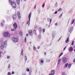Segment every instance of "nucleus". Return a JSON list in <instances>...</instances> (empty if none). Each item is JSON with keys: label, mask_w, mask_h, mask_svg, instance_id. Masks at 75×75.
<instances>
[{"label": "nucleus", "mask_w": 75, "mask_h": 75, "mask_svg": "<svg viewBox=\"0 0 75 75\" xmlns=\"http://www.w3.org/2000/svg\"><path fill=\"white\" fill-rule=\"evenodd\" d=\"M3 35L5 37H10L11 35L8 32H4L3 33Z\"/></svg>", "instance_id": "f257e3e1"}, {"label": "nucleus", "mask_w": 75, "mask_h": 75, "mask_svg": "<svg viewBox=\"0 0 75 75\" xmlns=\"http://www.w3.org/2000/svg\"><path fill=\"white\" fill-rule=\"evenodd\" d=\"M6 46H7V41H5L3 42V45H1L0 47L1 50H3V48H4V47H6Z\"/></svg>", "instance_id": "f03ea898"}, {"label": "nucleus", "mask_w": 75, "mask_h": 75, "mask_svg": "<svg viewBox=\"0 0 75 75\" xmlns=\"http://www.w3.org/2000/svg\"><path fill=\"white\" fill-rule=\"evenodd\" d=\"M12 7L13 8H16V7L17 6H16V3L14 1L12 2L11 3V4Z\"/></svg>", "instance_id": "7ed1b4c3"}, {"label": "nucleus", "mask_w": 75, "mask_h": 75, "mask_svg": "<svg viewBox=\"0 0 75 75\" xmlns=\"http://www.w3.org/2000/svg\"><path fill=\"white\" fill-rule=\"evenodd\" d=\"M31 13L30 12L29 14V16H28L29 20L27 21V24H30V18H31Z\"/></svg>", "instance_id": "20e7f679"}, {"label": "nucleus", "mask_w": 75, "mask_h": 75, "mask_svg": "<svg viewBox=\"0 0 75 75\" xmlns=\"http://www.w3.org/2000/svg\"><path fill=\"white\" fill-rule=\"evenodd\" d=\"M12 40L13 42H17L18 41V39L14 37L12 38Z\"/></svg>", "instance_id": "39448f33"}, {"label": "nucleus", "mask_w": 75, "mask_h": 75, "mask_svg": "<svg viewBox=\"0 0 75 75\" xmlns=\"http://www.w3.org/2000/svg\"><path fill=\"white\" fill-rule=\"evenodd\" d=\"M62 61L63 63H66L67 62V59L65 57H64L62 59Z\"/></svg>", "instance_id": "423d86ee"}, {"label": "nucleus", "mask_w": 75, "mask_h": 75, "mask_svg": "<svg viewBox=\"0 0 75 75\" xmlns=\"http://www.w3.org/2000/svg\"><path fill=\"white\" fill-rule=\"evenodd\" d=\"M13 26L14 28H15V29H16V28H17V24L16 23H14L13 25Z\"/></svg>", "instance_id": "0eeeda50"}, {"label": "nucleus", "mask_w": 75, "mask_h": 75, "mask_svg": "<svg viewBox=\"0 0 75 75\" xmlns=\"http://www.w3.org/2000/svg\"><path fill=\"white\" fill-rule=\"evenodd\" d=\"M73 30V27L71 26L69 28V33H72V30Z\"/></svg>", "instance_id": "6e6552de"}, {"label": "nucleus", "mask_w": 75, "mask_h": 75, "mask_svg": "<svg viewBox=\"0 0 75 75\" xmlns=\"http://www.w3.org/2000/svg\"><path fill=\"white\" fill-rule=\"evenodd\" d=\"M13 20H16L17 18V16L15 14H13L12 16Z\"/></svg>", "instance_id": "1a4fd4ad"}, {"label": "nucleus", "mask_w": 75, "mask_h": 75, "mask_svg": "<svg viewBox=\"0 0 75 75\" xmlns=\"http://www.w3.org/2000/svg\"><path fill=\"white\" fill-rule=\"evenodd\" d=\"M29 33L31 36H33V31L32 30H29Z\"/></svg>", "instance_id": "9d476101"}, {"label": "nucleus", "mask_w": 75, "mask_h": 75, "mask_svg": "<svg viewBox=\"0 0 75 75\" xmlns=\"http://www.w3.org/2000/svg\"><path fill=\"white\" fill-rule=\"evenodd\" d=\"M51 74L52 75H54L55 74V71L52 70L51 72Z\"/></svg>", "instance_id": "9b49d317"}, {"label": "nucleus", "mask_w": 75, "mask_h": 75, "mask_svg": "<svg viewBox=\"0 0 75 75\" xmlns=\"http://www.w3.org/2000/svg\"><path fill=\"white\" fill-rule=\"evenodd\" d=\"M69 50L70 51H73V47H70L69 48Z\"/></svg>", "instance_id": "f8f14e48"}, {"label": "nucleus", "mask_w": 75, "mask_h": 75, "mask_svg": "<svg viewBox=\"0 0 75 75\" xmlns=\"http://www.w3.org/2000/svg\"><path fill=\"white\" fill-rule=\"evenodd\" d=\"M17 14L18 16V17L19 18H21V15H20V13L19 12H18Z\"/></svg>", "instance_id": "ddd939ff"}, {"label": "nucleus", "mask_w": 75, "mask_h": 75, "mask_svg": "<svg viewBox=\"0 0 75 75\" xmlns=\"http://www.w3.org/2000/svg\"><path fill=\"white\" fill-rule=\"evenodd\" d=\"M47 20L48 21L50 22V24H51V21H52V20L50 19V18H48L47 19Z\"/></svg>", "instance_id": "4468645a"}, {"label": "nucleus", "mask_w": 75, "mask_h": 75, "mask_svg": "<svg viewBox=\"0 0 75 75\" xmlns=\"http://www.w3.org/2000/svg\"><path fill=\"white\" fill-rule=\"evenodd\" d=\"M55 32H53L52 34V37L54 38V37H55Z\"/></svg>", "instance_id": "2eb2a0df"}, {"label": "nucleus", "mask_w": 75, "mask_h": 75, "mask_svg": "<svg viewBox=\"0 0 75 75\" xmlns=\"http://www.w3.org/2000/svg\"><path fill=\"white\" fill-rule=\"evenodd\" d=\"M19 34L20 35H21V36H22V35H23V33L22 32V31H19Z\"/></svg>", "instance_id": "dca6fc26"}, {"label": "nucleus", "mask_w": 75, "mask_h": 75, "mask_svg": "<svg viewBox=\"0 0 75 75\" xmlns=\"http://www.w3.org/2000/svg\"><path fill=\"white\" fill-rule=\"evenodd\" d=\"M69 42V37H68L65 41V43H68V42Z\"/></svg>", "instance_id": "f3484780"}, {"label": "nucleus", "mask_w": 75, "mask_h": 75, "mask_svg": "<svg viewBox=\"0 0 75 75\" xmlns=\"http://www.w3.org/2000/svg\"><path fill=\"white\" fill-rule=\"evenodd\" d=\"M68 63H67L66 64H65L64 68H67L68 67Z\"/></svg>", "instance_id": "a211bd4d"}, {"label": "nucleus", "mask_w": 75, "mask_h": 75, "mask_svg": "<svg viewBox=\"0 0 75 75\" xmlns=\"http://www.w3.org/2000/svg\"><path fill=\"white\" fill-rule=\"evenodd\" d=\"M61 59H59L58 60V64H60V62H61Z\"/></svg>", "instance_id": "6ab92c4d"}, {"label": "nucleus", "mask_w": 75, "mask_h": 75, "mask_svg": "<svg viewBox=\"0 0 75 75\" xmlns=\"http://www.w3.org/2000/svg\"><path fill=\"white\" fill-rule=\"evenodd\" d=\"M17 3L18 5L20 4V0H16Z\"/></svg>", "instance_id": "aec40b11"}, {"label": "nucleus", "mask_w": 75, "mask_h": 75, "mask_svg": "<svg viewBox=\"0 0 75 75\" xmlns=\"http://www.w3.org/2000/svg\"><path fill=\"white\" fill-rule=\"evenodd\" d=\"M25 61L27 60V56L25 54Z\"/></svg>", "instance_id": "412c9836"}, {"label": "nucleus", "mask_w": 75, "mask_h": 75, "mask_svg": "<svg viewBox=\"0 0 75 75\" xmlns=\"http://www.w3.org/2000/svg\"><path fill=\"white\" fill-rule=\"evenodd\" d=\"M40 31V33H41L42 31V29L40 27L39 28Z\"/></svg>", "instance_id": "4be33fe9"}, {"label": "nucleus", "mask_w": 75, "mask_h": 75, "mask_svg": "<svg viewBox=\"0 0 75 75\" xmlns=\"http://www.w3.org/2000/svg\"><path fill=\"white\" fill-rule=\"evenodd\" d=\"M46 61L47 62H50V59H47Z\"/></svg>", "instance_id": "5701e85b"}, {"label": "nucleus", "mask_w": 75, "mask_h": 75, "mask_svg": "<svg viewBox=\"0 0 75 75\" xmlns=\"http://www.w3.org/2000/svg\"><path fill=\"white\" fill-rule=\"evenodd\" d=\"M74 21H75V19H73L72 21L71 24H74Z\"/></svg>", "instance_id": "b1692460"}, {"label": "nucleus", "mask_w": 75, "mask_h": 75, "mask_svg": "<svg viewBox=\"0 0 75 75\" xmlns=\"http://www.w3.org/2000/svg\"><path fill=\"white\" fill-rule=\"evenodd\" d=\"M63 14V13H62L59 16V18H61V17H62Z\"/></svg>", "instance_id": "393cba45"}, {"label": "nucleus", "mask_w": 75, "mask_h": 75, "mask_svg": "<svg viewBox=\"0 0 75 75\" xmlns=\"http://www.w3.org/2000/svg\"><path fill=\"white\" fill-rule=\"evenodd\" d=\"M33 33H34L35 34H36V31H35V30H33Z\"/></svg>", "instance_id": "a878e982"}, {"label": "nucleus", "mask_w": 75, "mask_h": 75, "mask_svg": "<svg viewBox=\"0 0 75 75\" xmlns=\"http://www.w3.org/2000/svg\"><path fill=\"white\" fill-rule=\"evenodd\" d=\"M57 6H58V2H57L55 4V7H57Z\"/></svg>", "instance_id": "bb28decb"}, {"label": "nucleus", "mask_w": 75, "mask_h": 75, "mask_svg": "<svg viewBox=\"0 0 75 75\" xmlns=\"http://www.w3.org/2000/svg\"><path fill=\"white\" fill-rule=\"evenodd\" d=\"M62 54H63V53L62 52L61 54H60L59 57V58H60V57H61L62 55Z\"/></svg>", "instance_id": "cd10ccee"}, {"label": "nucleus", "mask_w": 75, "mask_h": 75, "mask_svg": "<svg viewBox=\"0 0 75 75\" xmlns=\"http://www.w3.org/2000/svg\"><path fill=\"white\" fill-rule=\"evenodd\" d=\"M16 30V29L14 28L12 29H11V31H15Z\"/></svg>", "instance_id": "c85d7f7f"}, {"label": "nucleus", "mask_w": 75, "mask_h": 75, "mask_svg": "<svg viewBox=\"0 0 75 75\" xmlns=\"http://www.w3.org/2000/svg\"><path fill=\"white\" fill-rule=\"evenodd\" d=\"M61 10H62V9L61 8H60L58 10V11H61Z\"/></svg>", "instance_id": "c756f323"}, {"label": "nucleus", "mask_w": 75, "mask_h": 75, "mask_svg": "<svg viewBox=\"0 0 75 75\" xmlns=\"http://www.w3.org/2000/svg\"><path fill=\"white\" fill-rule=\"evenodd\" d=\"M1 26H4V23H3V22H1Z\"/></svg>", "instance_id": "7c9ffc66"}, {"label": "nucleus", "mask_w": 75, "mask_h": 75, "mask_svg": "<svg viewBox=\"0 0 75 75\" xmlns=\"http://www.w3.org/2000/svg\"><path fill=\"white\" fill-rule=\"evenodd\" d=\"M71 64H69L68 65L69 68H71Z\"/></svg>", "instance_id": "2f4dec72"}, {"label": "nucleus", "mask_w": 75, "mask_h": 75, "mask_svg": "<svg viewBox=\"0 0 75 75\" xmlns=\"http://www.w3.org/2000/svg\"><path fill=\"white\" fill-rule=\"evenodd\" d=\"M74 41H73L71 43V45H74Z\"/></svg>", "instance_id": "473e14b6"}, {"label": "nucleus", "mask_w": 75, "mask_h": 75, "mask_svg": "<svg viewBox=\"0 0 75 75\" xmlns=\"http://www.w3.org/2000/svg\"><path fill=\"white\" fill-rule=\"evenodd\" d=\"M26 40H27V38H26V37H25V42H26Z\"/></svg>", "instance_id": "72a5a7b5"}, {"label": "nucleus", "mask_w": 75, "mask_h": 75, "mask_svg": "<svg viewBox=\"0 0 75 75\" xmlns=\"http://www.w3.org/2000/svg\"><path fill=\"white\" fill-rule=\"evenodd\" d=\"M33 49H34V51H35V50H36V47H34Z\"/></svg>", "instance_id": "f704fd0d"}, {"label": "nucleus", "mask_w": 75, "mask_h": 75, "mask_svg": "<svg viewBox=\"0 0 75 75\" xmlns=\"http://www.w3.org/2000/svg\"><path fill=\"white\" fill-rule=\"evenodd\" d=\"M13 2V1H11V0H9V2L10 3H11V2Z\"/></svg>", "instance_id": "c9c22d12"}, {"label": "nucleus", "mask_w": 75, "mask_h": 75, "mask_svg": "<svg viewBox=\"0 0 75 75\" xmlns=\"http://www.w3.org/2000/svg\"><path fill=\"white\" fill-rule=\"evenodd\" d=\"M8 75H11V73H10V72H8Z\"/></svg>", "instance_id": "e433bc0d"}, {"label": "nucleus", "mask_w": 75, "mask_h": 75, "mask_svg": "<svg viewBox=\"0 0 75 75\" xmlns=\"http://www.w3.org/2000/svg\"><path fill=\"white\" fill-rule=\"evenodd\" d=\"M37 25H35L34 27V28H35V29H36V28H37Z\"/></svg>", "instance_id": "4c0bfd02"}, {"label": "nucleus", "mask_w": 75, "mask_h": 75, "mask_svg": "<svg viewBox=\"0 0 75 75\" xmlns=\"http://www.w3.org/2000/svg\"><path fill=\"white\" fill-rule=\"evenodd\" d=\"M58 12L57 11H56L54 13V14H57V13Z\"/></svg>", "instance_id": "58836bf2"}, {"label": "nucleus", "mask_w": 75, "mask_h": 75, "mask_svg": "<svg viewBox=\"0 0 75 75\" xmlns=\"http://www.w3.org/2000/svg\"><path fill=\"white\" fill-rule=\"evenodd\" d=\"M66 48H67V46H66L64 48V50H65V49H66Z\"/></svg>", "instance_id": "ea45409f"}, {"label": "nucleus", "mask_w": 75, "mask_h": 75, "mask_svg": "<svg viewBox=\"0 0 75 75\" xmlns=\"http://www.w3.org/2000/svg\"><path fill=\"white\" fill-rule=\"evenodd\" d=\"M43 62H44V61H43V60H42L41 61V63H43Z\"/></svg>", "instance_id": "a19ab883"}, {"label": "nucleus", "mask_w": 75, "mask_h": 75, "mask_svg": "<svg viewBox=\"0 0 75 75\" xmlns=\"http://www.w3.org/2000/svg\"><path fill=\"white\" fill-rule=\"evenodd\" d=\"M44 6H45V4H43L42 5V7H44Z\"/></svg>", "instance_id": "79ce46f5"}, {"label": "nucleus", "mask_w": 75, "mask_h": 75, "mask_svg": "<svg viewBox=\"0 0 75 75\" xmlns=\"http://www.w3.org/2000/svg\"><path fill=\"white\" fill-rule=\"evenodd\" d=\"M26 70H27V71H29V69H28V68H27Z\"/></svg>", "instance_id": "37998d69"}, {"label": "nucleus", "mask_w": 75, "mask_h": 75, "mask_svg": "<svg viewBox=\"0 0 75 75\" xmlns=\"http://www.w3.org/2000/svg\"><path fill=\"white\" fill-rule=\"evenodd\" d=\"M1 55V52H0V58Z\"/></svg>", "instance_id": "c03bdc74"}, {"label": "nucleus", "mask_w": 75, "mask_h": 75, "mask_svg": "<svg viewBox=\"0 0 75 75\" xmlns=\"http://www.w3.org/2000/svg\"><path fill=\"white\" fill-rule=\"evenodd\" d=\"M23 51L24 50H23V49H22L21 51V52L23 53Z\"/></svg>", "instance_id": "a18cd8bd"}, {"label": "nucleus", "mask_w": 75, "mask_h": 75, "mask_svg": "<svg viewBox=\"0 0 75 75\" xmlns=\"http://www.w3.org/2000/svg\"><path fill=\"white\" fill-rule=\"evenodd\" d=\"M10 64H8V68H10Z\"/></svg>", "instance_id": "49530a36"}, {"label": "nucleus", "mask_w": 75, "mask_h": 75, "mask_svg": "<svg viewBox=\"0 0 75 75\" xmlns=\"http://www.w3.org/2000/svg\"><path fill=\"white\" fill-rule=\"evenodd\" d=\"M39 38H41V35H39Z\"/></svg>", "instance_id": "de8ad7c7"}, {"label": "nucleus", "mask_w": 75, "mask_h": 75, "mask_svg": "<svg viewBox=\"0 0 75 75\" xmlns=\"http://www.w3.org/2000/svg\"><path fill=\"white\" fill-rule=\"evenodd\" d=\"M40 10H39L38 11V12L39 13V14H40Z\"/></svg>", "instance_id": "09e8293b"}, {"label": "nucleus", "mask_w": 75, "mask_h": 75, "mask_svg": "<svg viewBox=\"0 0 75 75\" xmlns=\"http://www.w3.org/2000/svg\"><path fill=\"white\" fill-rule=\"evenodd\" d=\"M61 37L60 38H59V39L58 40V41H59L61 40Z\"/></svg>", "instance_id": "8fccbe9b"}, {"label": "nucleus", "mask_w": 75, "mask_h": 75, "mask_svg": "<svg viewBox=\"0 0 75 75\" xmlns=\"http://www.w3.org/2000/svg\"><path fill=\"white\" fill-rule=\"evenodd\" d=\"M10 58V56H7V58H8V59H9V58Z\"/></svg>", "instance_id": "3c124183"}, {"label": "nucleus", "mask_w": 75, "mask_h": 75, "mask_svg": "<svg viewBox=\"0 0 75 75\" xmlns=\"http://www.w3.org/2000/svg\"><path fill=\"white\" fill-rule=\"evenodd\" d=\"M14 74V72L12 71V74Z\"/></svg>", "instance_id": "603ef678"}, {"label": "nucleus", "mask_w": 75, "mask_h": 75, "mask_svg": "<svg viewBox=\"0 0 75 75\" xmlns=\"http://www.w3.org/2000/svg\"><path fill=\"white\" fill-rule=\"evenodd\" d=\"M43 32H45V29H43Z\"/></svg>", "instance_id": "864d4df0"}, {"label": "nucleus", "mask_w": 75, "mask_h": 75, "mask_svg": "<svg viewBox=\"0 0 75 75\" xmlns=\"http://www.w3.org/2000/svg\"><path fill=\"white\" fill-rule=\"evenodd\" d=\"M57 23H55V25H56V26L58 25V24H57Z\"/></svg>", "instance_id": "5fc2aeb1"}, {"label": "nucleus", "mask_w": 75, "mask_h": 75, "mask_svg": "<svg viewBox=\"0 0 75 75\" xmlns=\"http://www.w3.org/2000/svg\"><path fill=\"white\" fill-rule=\"evenodd\" d=\"M21 54L22 55H23V53L21 52Z\"/></svg>", "instance_id": "6e6d98bb"}, {"label": "nucleus", "mask_w": 75, "mask_h": 75, "mask_svg": "<svg viewBox=\"0 0 75 75\" xmlns=\"http://www.w3.org/2000/svg\"><path fill=\"white\" fill-rule=\"evenodd\" d=\"M29 50H31V48L30 47H29Z\"/></svg>", "instance_id": "4d7b16f0"}, {"label": "nucleus", "mask_w": 75, "mask_h": 75, "mask_svg": "<svg viewBox=\"0 0 75 75\" xmlns=\"http://www.w3.org/2000/svg\"><path fill=\"white\" fill-rule=\"evenodd\" d=\"M40 48V46H38V49H39Z\"/></svg>", "instance_id": "13d9d810"}, {"label": "nucleus", "mask_w": 75, "mask_h": 75, "mask_svg": "<svg viewBox=\"0 0 75 75\" xmlns=\"http://www.w3.org/2000/svg\"><path fill=\"white\" fill-rule=\"evenodd\" d=\"M73 62H75V59L74 60Z\"/></svg>", "instance_id": "bf43d9fd"}, {"label": "nucleus", "mask_w": 75, "mask_h": 75, "mask_svg": "<svg viewBox=\"0 0 75 75\" xmlns=\"http://www.w3.org/2000/svg\"><path fill=\"white\" fill-rule=\"evenodd\" d=\"M35 8H36V6H35V7L34 8V9L35 10Z\"/></svg>", "instance_id": "052dcab7"}, {"label": "nucleus", "mask_w": 75, "mask_h": 75, "mask_svg": "<svg viewBox=\"0 0 75 75\" xmlns=\"http://www.w3.org/2000/svg\"><path fill=\"white\" fill-rule=\"evenodd\" d=\"M28 34H26V36H27V37H28Z\"/></svg>", "instance_id": "680f3d73"}, {"label": "nucleus", "mask_w": 75, "mask_h": 75, "mask_svg": "<svg viewBox=\"0 0 75 75\" xmlns=\"http://www.w3.org/2000/svg\"><path fill=\"white\" fill-rule=\"evenodd\" d=\"M31 71H29V74H31Z\"/></svg>", "instance_id": "e2e57ef3"}, {"label": "nucleus", "mask_w": 75, "mask_h": 75, "mask_svg": "<svg viewBox=\"0 0 75 75\" xmlns=\"http://www.w3.org/2000/svg\"><path fill=\"white\" fill-rule=\"evenodd\" d=\"M45 55H46V52L45 53Z\"/></svg>", "instance_id": "0e129e2a"}, {"label": "nucleus", "mask_w": 75, "mask_h": 75, "mask_svg": "<svg viewBox=\"0 0 75 75\" xmlns=\"http://www.w3.org/2000/svg\"><path fill=\"white\" fill-rule=\"evenodd\" d=\"M29 75H31V73H29Z\"/></svg>", "instance_id": "69168bd1"}, {"label": "nucleus", "mask_w": 75, "mask_h": 75, "mask_svg": "<svg viewBox=\"0 0 75 75\" xmlns=\"http://www.w3.org/2000/svg\"><path fill=\"white\" fill-rule=\"evenodd\" d=\"M3 23H4V21L3 20Z\"/></svg>", "instance_id": "338daca9"}, {"label": "nucleus", "mask_w": 75, "mask_h": 75, "mask_svg": "<svg viewBox=\"0 0 75 75\" xmlns=\"http://www.w3.org/2000/svg\"><path fill=\"white\" fill-rule=\"evenodd\" d=\"M49 75H52L50 73Z\"/></svg>", "instance_id": "774afa93"}]
</instances>
